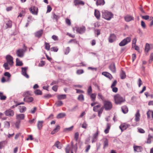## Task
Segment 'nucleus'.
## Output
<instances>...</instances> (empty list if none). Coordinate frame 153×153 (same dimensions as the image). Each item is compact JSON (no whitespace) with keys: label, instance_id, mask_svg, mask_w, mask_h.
I'll use <instances>...</instances> for the list:
<instances>
[{"label":"nucleus","instance_id":"1","mask_svg":"<svg viewBox=\"0 0 153 153\" xmlns=\"http://www.w3.org/2000/svg\"><path fill=\"white\" fill-rule=\"evenodd\" d=\"M101 12L102 17L106 20L109 21L113 17V14L107 10H103Z\"/></svg>","mask_w":153,"mask_h":153},{"label":"nucleus","instance_id":"2","mask_svg":"<svg viewBox=\"0 0 153 153\" xmlns=\"http://www.w3.org/2000/svg\"><path fill=\"white\" fill-rule=\"evenodd\" d=\"M114 99L115 103L117 104L120 105L125 101V99L119 94L114 96Z\"/></svg>","mask_w":153,"mask_h":153},{"label":"nucleus","instance_id":"3","mask_svg":"<svg viewBox=\"0 0 153 153\" xmlns=\"http://www.w3.org/2000/svg\"><path fill=\"white\" fill-rule=\"evenodd\" d=\"M103 103L105 109L106 111L110 110L112 107V104L110 101H104L103 102Z\"/></svg>","mask_w":153,"mask_h":153},{"label":"nucleus","instance_id":"4","mask_svg":"<svg viewBox=\"0 0 153 153\" xmlns=\"http://www.w3.org/2000/svg\"><path fill=\"white\" fill-rule=\"evenodd\" d=\"M131 40V38L128 37L124 39L119 43V45L120 46H123L130 42Z\"/></svg>","mask_w":153,"mask_h":153},{"label":"nucleus","instance_id":"5","mask_svg":"<svg viewBox=\"0 0 153 153\" xmlns=\"http://www.w3.org/2000/svg\"><path fill=\"white\" fill-rule=\"evenodd\" d=\"M6 59L7 60V62L10 65L12 66L13 64V57L10 55H7L6 56Z\"/></svg>","mask_w":153,"mask_h":153},{"label":"nucleus","instance_id":"6","mask_svg":"<svg viewBox=\"0 0 153 153\" xmlns=\"http://www.w3.org/2000/svg\"><path fill=\"white\" fill-rule=\"evenodd\" d=\"M29 10L31 13L35 15H37L38 8L37 7L35 6L32 7L30 8Z\"/></svg>","mask_w":153,"mask_h":153},{"label":"nucleus","instance_id":"7","mask_svg":"<svg viewBox=\"0 0 153 153\" xmlns=\"http://www.w3.org/2000/svg\"><path fill=\"white\" fill-rule=\"evenodd\" d=\"M25 52V51L23 49H19L16 51V53L18 56L22 57L24 56Z\"/></svg>","mask_w":153,"mask_h":153},{"label":"nucleus","instance_id":"8","mask_svg":"<svg viewBox=\"0 0 153 153\" xmlns=\"http://www.w3.org/2000/svg\"><path fill=\"white\" fill-rule=\"evenodd\" d=\"M27 68L25 67L22 68V74L26 78H28L29 76L27 74Z\"/></svg>","mask_w":153,"mask_h":153},{"label":"nucleus","instance_id":"9","mask_svg":"<svg viewBox=\"0 0 153 153\" xmlns=\"http://www.w3.org/2000/svg\"><path fill=\"white\" fill-rule=\"evenodd\" d=\"M152 48H153V44H149V43H146L145 45V52L148 53L151 49Z\"/></svg>","mask_w":153,"mask_h":153},{"label":"nucleus","instance_id":"10","mask_svg":"<svg viewBox=\"0 0 153 153\" xmlns=\"http://www.w3.org/2000/svg\"><path fill=\"white\" fill-rule=\"evenodd\" d=\"M5 115L9 117H12L14 115V112L13 111L9 109L6 110L4 112Z\"/></svg>","mask_w":153,"mask_h":153},{"label":"nucleus","instance_id":"11","mask_svg":"<svg viewBox=\"0 0 153 153\" xmlns=\"http://www.w3.org/2000/svg\"><path fill=\"white\" fill-rule=\"evenodd\" d=\"M116 36L114 34H111L108 38V41L110 43H112L116 39Z\"/></svg>","mask_w":153,"mask_h":153},{"label":"nucleus","instance_id":"12","mask_svg":"<svg viewBox=\"0 0 153 153\" xmlns=\"http://www.w3.org/2000/svg\"><path fill=\"white\" fill-rule=\"evenodd\" d=\"M130 125L126 123H122L120 126V128L123 131V130L126 129L127 128L130 126Z\"/></svg>","mask_w":153,"mask_h":153},{"label":"nucleus","instance_id":"13","mask_svg":"<svg viewBox=\"0 0 153 153\" xmlns=\"http://www.w3.org/2000/svg\"><path fill=\"white\" fill-rule=\"evenodd\" d=\"M25 115L24 114H16V118L18 120H23L24 119Z\"/></svg>","mask_w":153,"mask_h":153},{"label":"nucleus","instance_id":"14","mask_svg":"<svg viewBox=\"0 0 153 153\" xmlns=\"http://www.w3.org/2000/svg\"><path fill=\"white\" fill-rule=\"evenodd\" d=\"M99 132V131L98 130H97V132L94 134L92 140V143L95 142L97 140Z\"/></svg>","mask_w":153,"mask_h":153},{"label":"nucleus","instance_id":"15","mask_svg":"<svg viewBox=\"0 0 153 153\" xmlns=\"http://www.w3.org/2000/svg\"><path fill=\"white\" fill-rule=\"evenodd\" d=\"M85 30V28L84 26H82L78 27L76 29V31L80 33H84Z\"/></svg>","mask_w":153,"mask_h":153},{"label":"nucleus","instance_id":"16","mask_svg":"<svg viewBox=\"0 0 153 153\" xmlns=\"http://www.w3.org/2000/svg\"><path fill=\"white\" fill-rule=\"evenodd\" d=\"M74 3L76 6L79 5H84L85 4L84 2L81 0H74Z\"/></svg>","mask_w":153,"mask_h":153},{"label":"nucleus","instance_id":"17","mask_svg":"<svg viewBox=\"0 0 153 153\" xmlns=\"http://www.w3.org/2000/svg\"><path fill=\"white\" fill-rule=\"evenodd\" d=\"M147 118L148 119H153V111L152 110H149L147 113Z\"/></svg>","mask_w":153,"mask_h":153},{"label":"nucleus","instance_id":"18","mask_svg":"<svg viewBox=\"0 0 153 153\" xmlns=\"http://www.w3.org/2000/svg\"><path fill=\"white\" fill-rule=\"evenodd\" d=\"M109 68L113 73H115L116 69L115 64L114 63H113L111 64L109 66Z\"/></svg>","mask_w":153,"mask_h":153},{"label":"nucleus","instance_id":"19","mask_svg":"<svg viewBox=\"0 0 153 153\" xmlns=\"http://www.w3.org/2000/svg\"><path fill=\"white\" fill-rule=\"evenodd\" d=\"M125 21L127 22H129L132 20H133L134 18L132 16L127 15L124 17Z\"/></svg>","mask_w":153,"mask_h":153},{"label":"nucleus","instance_id":"20","mask_svg":"<svg viewBox=\"0 0 153 153\" xmlns=\"http://www.w3.org/2000/svg\"><path fill=\"white\" fill-rule=\"evenodd\" d=\"M96 1L97 5H103L104 4L105 2L104 0H94Z\"/></svg>","mask_w":153,"mask_h":153},{"label":"nucleus","instance_id":"21","mask_svg":"<svg viewBox=\"0 0 153 153\" xmlns=\"http://www.w3.org/2000/svg\"><path fill=\"white\" fill-rule=\"evenodd\" d=\"M140 114L139 113V110H138L137 113L135 114V120L136 121L138 122L140 120Z\"/></svg>","mask_w":153,"mask_h":153},{"label":"nucleus","instance_id":"22","mask_svg":"<svg viewBox=\"0 0 153 153\" xmlns=\"http://www.w3.org/2000/svg\"><path fill=\"white\" fill-rule=\"evenodd\" d=\"M24 101L26 102H31L33 101V99L32 97H25L24 99Z\"/></svg>","mask_w":153,"mask_h":153},{"label":"nucleus","instance_id":"23","mask_svg":"<svg viewBox=\"0 0 153 153\" xmlns=\"http://www.w3.org/2000/svg\"><path fill=\"white\" fill-rule=\"evenodd\" d=\"M19 109L20 113L24 112L27 109L24 106H20L19 107Z\"/></svg>","mask_w":153,"mask_h":153},{"label":"nucleus","instance_id":"24","mask_svg":"<svg viewBox=\"0 0 153 153\" xmlns=\"http://www.w3.org/2000/svg\"><path fill=\"white\" fill-rule=\"evenodd\" d=\"M43 121H39L37 124L38 128L39 130L41 129L43 126Z\"/></svg>","mask_w":153,"mask_h":153},{"label":"nucleus","instance_id":"25","mask_svg":"<svg viewBox=\"0 0 153 153\" xmlns=\"http://www.w3.org/2000/svg\"><path fill=\"white\" fill-rule=\"evenodd\" d=\"M102 74L110 79H111L112 78V75L110 74L107 72H103L102 73Z\"/></svg>","mask_w":153,"mask_h":153},{"label":"nucleus","instance_id":"26","mask_svg":"<svg viewBox=\"0 0 153 153\" xmlns=\"http://www.w3.org/2000/svg\"><path fill=\"white\" fill-rule=\"evenodd\" d=\"M60 128V127L59 126H57L56 128L54 129L51 132V134H53L58 132Z\"/></svg>","mask_w":153,"mask_h":153},{"label":"nucleus","instance_id":"27","mask_svg":"<svg viewBox=\"0 0 153 153\" xmlns=\"http://www.w3.org/2000/svg\"><path fill=\"white\" fill-rule=\"evenodd\" d=\"M94 15L97 19H100V12L98 10H95Z\"/></svg>","mask_w":153,"mask_h":153},{"label":"nucleus","instance_id":"28","mask_svg":"<svg viewBox=\"0 0 153 153\" xmlns=\"http://www.w3.org/2000/svg\"><path fill=\"white\" fill-rule=\"evenodd\" d=\"M6 28H11L12 26V22L10 20L8 21L6 23Z\"/></svg>","mask_w":153,"mask_h":153},{"label":"nucleus","instance_id":"29","mask_svg":"<svg viewBox=\"0 0 153 153\" xmlns=\"http://www.w3.org/2000/svg\"><path fill=\"white\" fill-rule=\"evenodd\" d=\"M104 141V146L103 149H105L107 147L108 145V139L106 138H105L103 139Z\"/></svg>","mask_w":153,"mask_h":153},{"label":"nucleus","instance_id":"30","mask_svg":"<svg viewBox=\"0 0 153 153\" xmlns=\"http://www.w3.org/2000/svg\"><path fill=\"white\" fill-rule=\"evenodd\" d=\"M135 152H140L141 151V147L140 146H135L134 147Z\"/></svg>","mask_w":153,"mask_h":153},{"label":"nucleus","instance_id":"31","mask_svg":"<svg viewBox=\"0 0 153 153\" xmlns=\"http://www.w3.org/2000/svg\"><path fill=\"white\" fill-rule=\"evenodd\" d=\"M42 30H41L36 32L35 33V36L36 37H39L42 36Z\"/></svg>","mask_w":153,"mask_h":153},{"label":"nucleus","instance_id":"32","mask_svg":"<svg viewBox=\"0 0 153 153\" xmlns=\"http://www.w3.org/2000/svg\"><path fill=\"white\" fill-rule=\"evenodd\" d=\"M111 127V124L110 123H108L107 124L106 128L104 132L105 134H107L109 132V130Z\"/></svg>","mask_w":153,"mask_h":153},{"label":"nucleus","instance_id":"33","mask_svg":"<svg viewBox=\"0 0 153 153\" xmlns=\"http://www.w3.org/2000/svg\"><path fill=\"white\" fill-rule=\"evenodd\" d=\"M90 95V97L91 98V101L94 102L95 101L96 98V94L93 93Z\"/></svg>","mask_w":153,"mask_h":153},{"label":"nucleus","instance_id":"34","mask_svg":"<svg viewBox=\"0 0 153 153\" xmlns=\"http://www.w3.org/2000/svg\"><path fill=\"white\" fill-rule=\"evenodd\" d=\"M122 110L123 112L124 113L126 114L128 112V108L126 106H123L122 107Z\"/></svg>","mask_w":153,"mask_h":153},{"label":"nucleus","instance_id":"35","mask_svg":"<svg viewBox=\"0 0 153 153\" xmlns=\"http://www.w3.org/2000/svg\"><path fill=\"white\" fill-rule=\"evenodd\" d=\"M57 97L59 100L64 99L66 98V95L65 94L58 95Z\"/></svg>","mask_w":153,"mask_h":153},{"label":"nucleus","instance_id":"36","mask_svg":"<svg viewBox=\"0 0 153 153\" xmlns=\"http://www.w3.org/2000/svg\"><path fill=\"white\" fill-rule=\"evenodd\" d=\"M65 115L66 114L65 113H60L57 115L56 118L58 119L61 118L65 117Z\"/></svg>","mask_w":153,"mask_h":153},{"label":"nucleus","instance_id":"37","mask_svg":"<svg viewBox=\"0 0 153 153\" xmlns=\"http://www.w3.org/2000/svg\"><path fill=\"white\" fill-rule=\"evenodd\" d=\"M16 65L17 66H22L23 65V63L22 61H20L19 59L17 58L16 59Z\"/></svg>","mask_w":153,"mask_h":153},{"label":"nucleus","instance_id":"38","mask_svg":"<svg viewBox=\"0 0 153 153\" xmlns=\"http://www.w3.org/2000/svg\"><path fill=\"white\" fill-rule=\"evenodd\" d=\"M152 139L153 137L150 134H149L148 135L147 143H151Z\"/></svg>","mask_w":153,"mask_h":153},{"label":"nucleus","instance_id":"39","mask_svg":"<svg viewBox=\"0 0 153 153\" xmlns=\"http://www.w3.org/2000/svg\"><path fill=\"white\" fill-rule=\"evenodd\" d=\"M73 126H72L69 128H65L64 129L63 131L65 132L71 131L73 129Z\"/></svg>","mask_w":153,"mask_h":153},{"label":"nucleus","instance_id":"40","mask_svg":"<svg viewBox=\"0 0 153 153\" xmlns=\"http://www.w3.org/2000/svg\"><path fill=\"white\" fill-rule=\"evenodd\" d=\"M120 76L121 78L122 79H124L126 77V76L125 73L124 71H122L121 73L120 74Z\"/></svg>","mask_w":153,"mask_h":153},{"label":"nucleus","instance_id":"41","mask_svg":"<svg viewBox=\"0 0 153 153\" xmlns=\"http://www.w3.org/2000/svg\"><path fill=\"white\" fill-rule=\"evenodd\" d=\"M31 94L30 92L29 91H27L25 92L23 94V96L25 97H27L28 95H30Z\"/></svg>","mask_w":153,"mask_h":153},{"label":"nucleus","instance_id":"42","mask_svg":"<svg viewBox=\"0 0 153 153\" xmlns=\"http://www.w3.org/2000/svg\"><path fill=\"white\" fill-rule=\"evenodd\" d=\"M63 104V103L62 101H57L55 104L56 105V107H59L61 106Z\"/></svg>","mask_w":153,"mask_h":153},{"label":"nucleus","instance_id":"43","mask_svg":"<svg viewBox=\"0 0 153 153\" xmlns=\"http://www.w3.org/2000/svg\"><path fill=\"white\" fill-rule=\"evenodd\" d=\"M101 107L100 104H99L97 105L94 106L93 107V111H94L97 112L98 111V109Z\"/></svg>","mask_w":153,"mask_h":153},{"label":"nucleus","instance_id":"44","mask_svg":"<svg viewBox=\"0 0 153 153\" xmlns=\"http://www.w3.org/2000/svg\"><path fill=\"white\" fill-rule=\"evenodd\" d=\"M71 150H72L71 149V148L70 146L69 145H68L65 148L66 153H69L70 152V151H71Z\"/></svg>","mask_w":153,"mask_h":153},{"label":"nucleus","instance_id":"45","mask_svg":"<svg viewBox=\"0 0 153 153\" xmlns=\"http://www.w3.org/2000/svg\"><path fill=\"white\" fill-rule=\"evenodd\" d=\"M45 47L46 49L48 51H49L50 49V45L48 43L45 42Z\"/></svg>","mask_w":153,"mask_h":153},{"label":"nucleus","instance_id":"46","mask_svg":"<svg viewBox=\"0 0 153 153\" xmlns=\"http://www.w3.org/2000/svg\"><path fill=\"white\" fill-rule=\"evenodd\" d=\"M21 121L20 120L16 121L15 123V126L16 128L18 129L19 128L20 124Z\"/></svg>","mask_w":153,"mask_h":153},{"label":"nucleus","instance_id":"47","mask_svg":"<svg viewBox=\"0 0 153 153\" xmlns=\"http://www.w3.org/2000/svg\"><path fill=\"white\" fill-rule=\"evenodd\" d=\"M59 144L60 142L57 141L55 143L54 146H56L57 148L60 149L61 148V146L59 145Z\"/></svg>","mask_w":153,"mask_h":153},{"label":"nucleus","instance_id":"48","mask_svg":"<svg viewBox=\"0 0 153 153\" xmlns=\"http://www.w3.org/2000/svg\"><path fill=\"white\" fill-rule=\"evenodd\" d=\"M4 75L5 76H7L8 78V79L7 80V81H10V79H9V78L11 76V75L10 74V73H9V72H5L4 73Z\"/></svg>","mask_w":153,"mask_h":153},{"label":"nucleus","instance_id":"49","mask_svg":"<svg viewBox=\"0 0 153 153\" xmlns=\"http://www.w3.org/2000/svg\"><path fill=\"white\" fill-rule=\"evenodd\" d=\"M4 125L5 128H8L10 126V123L8 121H5L4 122Z\"/></svg>","mask_w":153,"mask_h":153},{"label":"nucleus","instance_id":"50","mask_svg":"<svg viewBox=\"0 0 153 153\" xmlns=\"http://www.w3.org/2000/svg\"><path fill=\"white\" fill-rule=\"evenodd\" d=\"M78 99L81 101H83L84 100V96L82 94H80L79 95Z\"/></svg>","mask_w":153,"mask_h":153},{"label":"nucleus","instance_id":"51","mask_svg":"<svg viewBox=\"0 0 153 153\" xmlns=\"http://www.w3.org/2000/svg\"><path fill=\"white\" fill-rule=\"evenodd\" d=\"M97 98L99 99H101L102 100H104V98L103 96L101 93H99L98 94Z\"/></svg>","mask_w":153,"mask_h":153},{"label":"nucleus","instance_id":"52","mask_svg":"<svg viewBox=\"0 0 153 153\" xmlns=\"http://www.w3.org/2000/svg\"><path fill=\"white\" fill-rule=\"evenodd\" d=\"M8 64H9L7 62L5 63L4 64L3 66L4 68L5 69L7 70H8L10 69V68L8 66Z\"/></svg>","mask_w":153,"mask_h":153},{"label":"nucleus","instance_id":"53","mask_svg":"<svg viewBox=\"0 0 153 153\" xmlns=\"http://www.w3.org/2000/svg\"><path fill=\"white\" fill-rule=\"evenodd\" d=\"M35 94L37 95H41L42 94V92L41 91L39 90H36L34 91Z\"/></svg>","mask_w":153,"mask_h":153},{"label":"nucleus","instance_id":"54","mask_svg":"<svg viewBox=\"0 0 153 153\" xmlns=\"http://www.w3.org/2000/svg\"><path fill=\"white\" fill-rule=\"evenodd\" d=\"M70 48L69 47H68L66 48L65 50V54H68L69 52Z\"/></svg>","mask_w":153,"mask_h":153},{"label":"nucleus","instance_id":"55","mask_svg":"<svg viewBox=\"0 0 153 153\" xmlns=\"http://www.w3.org/2000/svg\"><path fill=\"white\" fill-rule=\"evenodd\" d=\"M59 17L57 15H56L55 13L53 14V19H55L57 21L58 19L59 18Z\"/></svg>","mask_w":153,"mask_h":153},{"label":"nucleus","instance_id":"56","mask_svg":"<svg viewBox=\"0 0 153 153\" xmlns=\"http://www.w3.org/2000/svg\"><path fill=\"white\" fill-rule=\"evenodd\" d=\"M153 60V53H151L150 56V59H149V62L150 63L152 62Z\"/></svg>","mask_w":153,"mask_h":153},{"label":"nucleus","instance_id":"57","mask_svg":"<svg viewBox=\"0 0 153 153\" xmlns=\"http://www.w3.org/2000/svg\"><path fill=\"white\" fill-rule=\"evenodd\" d=\"M79 136V134L78 132H76L74 135V138L76 141H77Z\"/></svg>","mask_w":153,"mask_h":153},{"label":"nucleus","instance_id":"58","mask_svg":"<svg viewBox=\"0 0 153 153\" xmlns=\"http://www.w3.org/2000/svg\"><path fill=\"white\" fill-rule=\"evenodd\" d=\"M5 142L2 141L0 142V149L2 148L5 145Z\"/></svg>","mask_w":153,"mask_h":153},{"label":"nucleus","instance_id":"59","mask_svg":"<svg viewBox=\"0 0 153 153\" xmlns=\"http://www.w3.org/2000/svg\"><path fill=\"white\" fill-rule=\"evenodd\" d=\"M137 42V39L136 38H134L132 40V46H133L134 45H136V44Z\"/></svg>","mask_w":153,"mask_h":153},{"label":"nucleus","instance_id":"60","mask_svg":"<svg viewBox=\"0 0 153 153\" xmlns=\"http://www.w3.org/2000/svg\"><path fill=\"white\" fill-rule=\"evenodd\" d=\"M141 26L142 27L144 28L145 29L146 28V24L143 21H141Z\"/></svg>","mask_w":153,"mask_h":153},{"label":"nucleus","instance_id":"61","mask_svg":"<svg viewBox=\"0 0 153 153\" xmlns=\"http://www.w3.org/2000/svg\"><path fill=\"white\" fill-rule=\"evenodd\" d=\"M45 62L44 61H41L39 63L38 66L39 67H42L45 65Z\"/></svg>","mask_w":153,"mask_h":153},{"label":"nucleus","instance_id":"62","mask_svg":"<svg viewBox=\"0 0 153 153\" xmlns=\"http://www.w3.org/2000/svg\"><path fill=\"white\" fill-rule=\"evenodd\" d=\"M92 90L91 86H90L89 87V88H88V89L87 91H88V94L89 95L92 92Z\"/></svg>","mask_w":153,"mask_h":153},{"label":"nucleus","instance_id":"63","mask_svg":"<svg viewBox=\"0 0 153 153\" xmlns=\"http://www.w3.org/2000/svg\"><path fill=\"white\" fill-rule=\"evenodd\" d=\"M87 124L86 122H84V123H83L82 125V128H83L85 129H86L87 128Z\"/></svg>","mask_w":153,"mask_h":153},{"label":"nucleus","instance_id":"64","mask_svg":"<svg viewBox=\"0 0 153 153\" xmlns=\"http://www.w3.org/2000/svg\"><path fill=\"white\" fill-rule=\"evenodd\" d=\"M117 81L116 80H115L113 83H112V84L111 85V88H113L114 87H115V86L117 84Z\"/></svg>","mask_w":153,"mask_h":153}]
</instances>
